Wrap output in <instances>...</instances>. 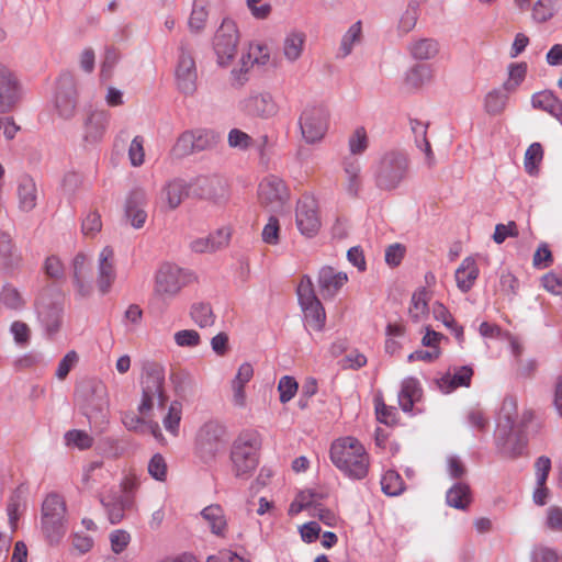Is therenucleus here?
<instances>
[{"label":"nucleus","instance_id":"obj_29","mask_svg":"<svg viewBox=\"0 0 562 562\" xmlns=\"http://www.w3.org/2000/svg\"><path fill=\"white\" fill-rule=\"evenodd\" d=\"M188 195V186L181 179L167 182L160 192V202L167 210H176Z\"/></svg>","mask_w":562,"mask_h":562},{"label":"nucleus","instance_id":"obj_12","mask_svg":"<svg viewBox=\"0 0 562 562\" xmlns=\"http://www.w3.org/2000/svg\"><path fill=\"white\" fill-rule=\"evenodd\" d=\"M220 139V134L212 130L187 131L177 139L171 153L176 157L188 156L214 147Z\"/></svg>","mask_w":562,"mask_h":562},{"label":"nucleus","instance_id":"obj_55","mask_svg":"<svg viewBox=\"0 0 562 562\" xmlns=\"http://www.w3.org/2000/svg\"><path fill=\"white\" fill-rule=\"evenodd\" d=\"M173 340L180 348H195L201 344V336L194 329H181L173 334Z\"/></svg>","mask_w":562,"mask_h":562},{"label":"nucleus","instance_id":"obj_52","mask_svg":"<svg viewBox=\"0 0 562 562\" xmlns=\"http://www.w3.org/2000/svg\"><path fill=\"white\" fill-rule=\"evenodd\" d=\"M0 302L11 310H20L25 303L20 291L11 284L3 285Z\"/></svg>","mask_w":562,"mask_h":562},{"label":"nucleus","instance_id":"obj_17","mask_svg":"<svg viewBox=\"0 0 562 562\" xmlns=\"http://www.w3.org/2000/svg\"><path fill=\"white\" fill-rule=\"evenodd\" d=\"M270 59L267 47L255 44L250 45L246 53H243L238 66L231 71L232 86L240 88L248 81V72L254 65H266Z\"/></svg>","mask_w":562,"mask_h":562},{"label":"nucleus","instance_id":"obj_40","mask_svg":"<svg viewBox=\"0 0 562 562\" xmlns=\"http://www.w3.org/2000/svg\"><path fill=\"white\" fill-rule=\"evenodd\" d=\"M419 396L418 382L414 378H407L402 382V387L398 393V404L404 412H411L414 402Z\"/></svg>","mask_w":562,"mask_h":562},{"label":"nucleus","instance_id":"obj_63","mask_svg":"<svg viewBox=\"0 0 562 562\" xmlns=\"http://www.w3.org/2000/svg\"><path fill=\"white\" fill-rule=\"evenodd\" d=\"M111 550L115 554L122 553L131 541V536L126 530L116 529L110 533Z\"/></svg>","mask_w":562,"mask_h":562},{"label":"nucleus","instance_id":"obj_38","mask_svg":"<svg viewBox=\"0 0 562 562\" xmlns=\"http://www.w3.org/2000/svg\"><path fill=\"white\" fill-rule=\"evenodd\" d=\"M0 257L4 267L9 269L19 267L22 261L21 255L8 233H0Z\"/></svg>","mask_w":562,"mask_h":562},{"label":"nucleus","instance_id":"obj_21","mask_svg":"<svg viewBox=\"0 0 562 562\" xmlns=\"http://www.w3.org/2000/svg\"><path fill=\"white\" fill-rule=\"evenodd\" d=\"M348 282V274L337 271L331 266H323L317 273V285L322 296L334 299Z\"/></svg>","mask_w":562,"mask_h":562},{"label":"nucleus","instance_id":"obj_64","mask_svg":"<svg viewBox=\"0 0 562 562\" xmlns=\"http://www.w3.org/2000/svg\"><path fill=\"white\" fill-rule=\"evenodd\" d=\"M280 225L274 216H270L268 223L262 229V240L268 245H277L279 243Z\"/></svg>","mask_w":562,"mask_h":562},{"label":"nucleus","instance_id":"obj_28","mask_svg":"<svg viewBox=\"0 0 562 562\" xmlns=\"http://www.w3.org/2000/svg\"><path fill=\"white\" fill-rule=\"evenodd\" d=\"M305 42L306 35L301 31L286 33L281 44L282 57L289 64H295L304 53Z\"/></svg>","mask_w":562,"mask_h":562},{"label":"nucleus","instance_id":"obj_61","mask_svg":"<svg viewBox=\"0 0 562 562\" xmlns=\"http://www.w3.org/2000/svg\"><path fill=\"white\" fill-rule=\"evenodd\" d=\"M78 359V353L75 350L68 351L58 362L55 376L59 381H64L69 374L70 370L77 364Z\"/></svg>","mask_w":562,"mask_h":562},{"label":"nucleus","instance_id":"obj_6","mask_svg":"<svg viewBox=\"0 0 562 562\" xmlns=\"http://www.w3.org/2000/svg\"><path fill=\"white\" fill-rule=\"evenodd\" d=\"M297 301L308 326L322 331L326 324L325 308L316 296L314 283L310 276H303L296 288Z\"/></svg>","mask_w":562,"mask_h":562},{"label":"nucleus","instance_id":"obj_4","mask_svg":"<svg viewBox=\"0 0 562 562\" xmlns=\"http://www.w3.org/2000/svg\"><path fill=\"white\" fill-rule=\"evenodd\" d=\"M65 501L57 494H49L42 505L41 528L50 544H57L67 529Z\"/></svg>","mask_w":562,"mask_h":562},{"label":"nucleus","instance_id":"obj_35","mask_svg":"<svg viewBox=\"0 0 562 562\" xmlns=\"http://www.w3.org/2000/svg\"><path fill=\"white\" fill-rule=\"evenodd\" d=\"M345 188L348 194L356 196L362 186L361 165L356 159H346L344 161Z\"/></svg>","mask_w":562,"mask_h":562},{"label":"nucleus","instance_id":"obj_41","mask_svg":"<svg viewBox=\"0 0 562 562\" xmlns=\"http://www.w3.org/2000/svg\"><path fill=\"white\" fill-rule=\"evenodd\" d=\"M472 375V368L468 366L460 367L452 375H446L441 379L440 387L449 392L460 386H469Z\"/></svg>","mask_w":562,"mask_h":562},{"label":"nucleus","instance_id":"obj_36","mask_svg":"<svg viewBox=\"0 0 562 562\" xmlns=\"http://www.w3.org/2000/svg\"><path fill=\"white\" fill-rule=\"evenodd\" d=\"M509 94L503 87L492 89L484 97V111L488 115H501L506 110Z\"/></svg>","mask_w":562,"mask_h":562},{"label":"nucleus","instance_id":"obj_20","mask_svg":"<svg viewBox=\"0 0 562 562\" xmlns=\"http://www.w3.org/2000/svg\"><path fill=\"white\" fill-rule=\"evenodd\" d=\"M116 279L115 255L110 246L103 247L97 259V286L99 292L108 294Z\"/></svg>","mask_w":562,"mask_h":562},{"label":"nucleus","instance_id":"obj_23","mask_svg":"<svg viewBox=\"0 0 562 562\" xmlns=\"http://www.w3.org/2000/svg\"><path fill=\"white\" fill-rule=\"evenodd\" d=\"M192 184L196 193L203 198L220 201L228 196V184L222 177L199 176L193 180Z\"/></svg>","mask_w":562,"mask_h":562},{"label":"nucleus","instance_id":"obj_11","mask_svg":"<svg viewBox=\"0 0 562 562\" xmlns=\"http://www.w3.org/2000/svg\"><path fill=\"white\" fill-rule=\"evenodd\" d=\"M238 43L239 32L236 23L231 19H224L213 37V49L221 67H227L232 63Z\"/></svg>","mask_w":562,"mask_h":562},{"label":"nucleus","instance_id":"obj_13","mask_svg":"<svg viewBox=\"0 0 562 562\" xmlns=\"http://www.w3.org/2000/svg\"><path fill=\"white\" fill-rule=\"evenodd\" d=\"M328 112L322 106L305 108L299 119L302 137L307 144L322 140L328 130Z\"/></svg>","mask_w":562,"mask_h":562},{"label":"nucleus","instance_id":"obj_44","mask_svg":"<svg viewBox=\"0 0 562 562\" xmlns=\"http://www.w3.org/2000/svg\"><path fill=\"white\" fill-rule=\"evenodd\" d=\"M191 319L201 328L211 327L215 323V315L210 304L194 303L190 310Z\"/></svg>","mask_w":562,"mask_h":562},{"label":"nucleus","instance_id":"obj_10","mask_svg":"<svg viewBox=\"0 0 562 562\" xmlns=\"http://www.w3.org/2000/svg\"><path fill=\"white\" fill-rule=\"evenodd\" d=\"M238 110L248 119L265 121L278 114L279 104L272 92L254 89L239 100Z\"/></svg>","mask_w":562,"mask_h":562},{"label":"nucleus","instance_id":"obj_26","mask_svg":"<svg viewBox=\"0 0 562 562\" xmlns=\"http://www.w3.org/2000/svg\"><path fill=\"white\" fill-rule=\"evenodd\" d=\"M72 277L77 294L81 297H88L91 294L92 286L86 255L77 254L75 256L72 260Z\"/></svg>","mask_w":562,"mask_h":562},{"label":"nucleus","instance_id":"obj_8","mask_svg":"<svg viewBox=\"0 0 562 562\" xmlns=\"http://www.w3.org/2000/svg\"><path fill=\"white\" fill-rule=\"evenodd\" d=\"M191 274L173 263H162L154 277V293L161 300L176 297L190 282Z\"/></svg>","mask_w":562,"mask_h":562},{"label":"nucleus","instance_id":"obj_9","mask_svg":"<svg viewBox=\"0 0 562 562\" xmlns=\"http://www.w3.org/2000/svg\"><path fill=\"white\" fill-rule=\"evenodd\" d=\"M75 400L90 422L92 418L105 422L108 400L105 389L101 383L85 382L80 384L76 390Z\"/></svg>","mask_w":562,"mask_h":562},{"label":"nucleus","instance_id":"obj_19","mask_svg":"<svg viewBox=\"0 0 562 562\" xmlns=\"http://www.w3.org/2000/svg\"><path fill=\"white\" fill-rule=\"evenodd\" d=\"M77 88L70 75H63L57 83L55 106L58 114L64 119H70L77 108Z\"/></svg>","mask_w":562,"mask_h":562},{"label":"nucleus","instance_id":"obj_3","mask_svg":"<svg viewBox=\"0 0 562 562\" xmlns=\"http://www.w3.org/2000/svg\"><path fill=\"white\" fill-rule=\"evenodd\" d=\"M142 398L137 411L147 416L155 405L165 406L168 396L165 391V369L157 363L148 364L142 376Z\"/></svg>","mask_w":562,"mask_h":562},{"label":"nucleus","instance_id":"obj_30","mask_svg":"<svg viewBox=\"0 0 562 562\" xmlns=\"http://www.w3.org/2000/svg\"><path fill=\"white\" fill-rule=\"evenodd\" d=\"M19 209L23 212H30L37 204L38 191L33 178L23 176L18 183Z\"/></svg>","mask_w":562,"mask_h":562},{"label":"nucleus","instance_id":"obj_59","mask_svg":"<svg viewBox=\"0 0 562 562\" xmlns=\"http://www.w3.org/2000/svg\"><path fill=\"white\" fill-rule=\"evenodd\" d=\"M148 473L157 481L164 482L167 477V463L160 453H156L148 462Z\"/></svg>","mask_w":562,"mask_h":562},{"label":"nucleus","instance_id":"obj_57","mask_svg":"<svg viewBox=\"0 0 562 562\" xmlns=\"http://www.w3.org/2000/svg\"><path fill=\"white\" fill-rule=\"evenodd\" d=\"M297 389L299 384L294 378L290 375L282 376L278 384L280 402L283 404L290 402L295 396Z\"/></svg>","mask_w":562,"mask_h":562},{"label":"nucleus","instance_id":"obj_16","mask_svg":"<svg viewBox=\"0 0 562 562\" xmlns=\"http://www.w3.org/2000/svg\"><path fill=\"white\" fill-rule=\"evenodd\" d=\"M260 203L272 212H279L288 201L289 192L284 181L277 176H267L259 183Z\"/></svg>","mask_w":562,"mask_h":562},{"label":"nucleus","instance_id":"obj_43","mask_svg":"<svg viewBox=\"0 0 562 562\" xmlns=\"http://www.w3.org/2000/svg\"><path fill=\"white\" fill-rule=\"evenodd\" d=\"M182 418V404L173 401L168 406L167 414L162 418V425L167 432L172 437H177L180 431V423Z\"/></svg>","mask_w":562,"mask_h":562},{"label":"nucleus","instance_id":"obj_42","mask_svg":"<svg viewBox=\"0 0 562 562\" xmlns=\"http://www.w3.org/2000/svg\"><path fill=\"white\" fill-rule=\"evenodd\" d=\"M446 501L450 507L465 509L471 503L469 486L462 483L454 484L448 490Z\"/></svg>","mask_w":562,"mask_h":562},{"label":"nucleus","instance_id":"obj_58","mask_svg":"<svg viewBox=\"0 0 562 562\" xmlns=\"http://www.w3.org/2000/svg\"><path fill=\"white\" fill-rule=\"evenodd\" d=\"M65 440L68 446H74L79 449H88L92 446V437L83 430H69L65 435Z\"/></svg>","mask_w":562,"mask_h":562},{"label":"nucleus","instance_id":"obj_51","mask_svg":"<svg viewBox=\"0 0 562 562\" xmlns=\"http://www.w3.org/2000/svg\"><path fill=\"white\" fill-rule=\"evenodd\" d=\"M543 158V149L540 143H532L525 153L524 166L529 175H536Z\"/></svg>","mask_w":562,"mask_h":562},{"label":"nucleus","instance_id":"obj_32","mask_svg":"<svg viewBox=\"0 0 562 562\" xmlns=\"http://www.w3.org/2000/svg\"><path fill=\"white\" fill-rule=\"evenodd\" d=\"M201 517L213 535L225 537L227 531V519L224 509L220 505L212 504L206 506L202 509Z\"/></svg>","mask_w":562,"mask_h":562},{"label":"nucleus","instance_id":"obj_14","mask_svg":"<svg viewBox=\"0 0 562 562\" xmlns=\"http://www.w3.org/2000/svg\"><path fill=\"white\" fill-rule=\"evenodd\" d=\"M23 97V86L14 70L0 64V113L13 110Z\"/></svg>","mask_w":562,"mask_h":562},{"label":"nucleus","instance_id":"obj_15","mask_svg":"<svg viewBox=\"0 0 562 562\" xmlns=\"http://www.w3.org/2000/svg\"><path fill=\"white\" fill-rule=\"evenodd\" d=\"M295 224L299 232L307 238H312L318 234L322 222L318 204L314 198L304 196L299 200L295 210Z\"/></svg>","mask_w":562,"mask_h":562},{"label":"nucleus","instance_id":"obj_56","mask_svg":"<svg viewBox=\"0 0 562 562\" xmlns=\"http://www.w3.org/2000/svg\"><path fill=\"white\" fill-rule=\"evenodd\" d=\"M10 333L18 346L25 347L29 345L31 339V328L26 323L14 321L10 325Z\"/></svg>","mask_w":562,"mask_h":562},{"label":"nucleus","instance_id":"obj_1","mask_svg":"<svg viewBox=\"0 0 562 562\" xmlns=\"http://www.w3.org/2000/svg\"><path fill=\"white\" fill-rule=\"evenodd\" d=\"M330 460L346 476L362 480L369 472L370 459L364 446L355 437H340L330 446Z\"/></svg>","mask_w":562,"mask_h":562},{"label":"nucleus","instance_id":"obj_25","mask_svg":"<svg viewBox=\"0 0 562 562\" xmlns=\"http://www.w3.org/2000/svg\"><path fill=\"white\" fill-rule=\"evenodd\" d=\"M111 524H119L124 518V513L133 505V496H122L117 492H111L101 498Z\"/></svg>","mask_w":562,"mask_h":562},{"label":"nucleus","instance_id":"obj_49","mask_svg":"<svg viewBox=\"0 0 562 562\" xmlns=\"http://www.w3.org/2000/svg\"><path fill=\"white\" fill-rule=\"evenodd\" d=\"M207 10L205 0H194L193 8L188 21L192 32H200L205 26L207 20Z\"/></svg>","mask_w":562,"mask_h":562},{"label":"nucleus","instance_id":"obj_18","mask_svg":"<svg viewBox=\"0 0 562 562\" xmlns=\"http://www.w3.org/2000/svg\"><path fill=\"white\" fill-rule=\"evenodd\" d=\"M180 54L175 70L177 87L186 95H191L196 90L195 60L184 44L180 45Z\"/></svg>","mask_w":562,"mask_h":562},{"label":"nucleus","instance_id":"obj_22","mask_svg":"<svg viewBox=\"0 0 562 562\" xmlns=\"http://www.w3.org/2000/svg\"><path fill=\"white\" fill-rule=\"evenodd\" d=\"M147 196L142 188L133 189L128 192L125 200V216L131 225L139 229L145 225L147 213L145 211Z\"/></svg>","mask_w":562,"mask_h":562},{"label":"nucleus","instance_id":"obj_50","mask_svg":"<svg viewBox=\"0 0 562 562\" xmlns=\"http://www.w3.org/2000/svg\"><path fill=\"white\" fill-rule=\"evenodd\" d=\"M382 491L389 496H397L404 491V482L395 471H386L381 479Z\"/></svg>","mask_w":562,"mask_h":562},{"label":"nucleus","instance_id":"obj_7","mask_svg":"<svg viewBox=\"0 0 562 562\" xmlns=\"http://www.w3.org/2000/svg\"><path fill=\"white\" fill-rule=\"evenodd\" d=\"M226 440V427L217 420H209L195 435V451L204 461L214 460L224 450Z\"/></svg>","mask_w":562,"mask_h":562},{"label":"nucleus","instance_id":"obj_27","mask_svg":"<svg viewBox=\"0 0 562 562\" xmlns=\"http://www.w3.org/2000/svg\"><path fill=\"white\" fill-rule=\"evenodd\" d=\"M530 101L533 109L547 112L562 123V101L551 90L533 93Z\"/></svg>","mask_w":562,"mask_h":562},{"label":"nucleus","instance_id":"obj_47","mask_svg":"<svg viewBox=\"0 0 562 562\" xmlns=\"http://www.w3.org/2000/svg\"><path fill=\"white\" fill-rule=\"evenodd\" d=\"M362 36V26L361 22L357 21L355 22L344 34L339 52L341 57H347L352 52V48L356 44H359Z\"/></svg>","mask_w":562,"mask_h":562},{"label":"nucleus","instance_id":"obj_60","mask_svg":"<svg viewBox=\"0 0 562 562\" xmlns=\"http://www.w3.org/2000/svg\"><path fill=\"white\" fill-rule=\"evenodd\" d=\"M128 158L131 165L134 167H139L145 161V150H144V138L142 136H135L128 147Z\"/></svg>","mask_w":562,"mask_h":562},{"label":"nucleus","instance_id":"obj_62","mask_svg":"<svg viewBox=\"0 0 562 562\" xmlns=\"http://www.w3.org/2000/svg\"><path fill=\"white\" fill-rule=\"evenodd\" d=\"M101 228L102 221L98 212H89L82 220L81 229L85 236L94 237Z\"/></svg>","mask_w":562,"mask_h":562},{"label":"nucleus","instance_id":"obj_45","mask_svg":"<svg viewBox=\"0 0 562 562\" xmlns=\"http://www.w3.org/2000/svg\"><path fill=\"white\" fill-rule=\"evenodd\" d=\"M527 74L526 63H515L508 66V78L503 83V89L507 93H514L524 82Z\"/></svg>","mask_w":562,"mask_h":562},{"label":"nucleus","instance_id":"obj_5","mask_svg":"<svg viewBox=\"0 0 562 562\" xmlns=\"http://www.w3.org/2000/svg\"><path fill=\"white\" fill-rule=\"evenodd\" d=\"M407 156L401 151H389L380 159L375 171V183L382 190H394L408 173Z\"/></svg>","mask_w":562,"mask_h":562},{"label":"nucleus","instance_id":"obj_34","mask_svg":"<svg viewBox=\"0 0 562 562\" xmlns=\"http://www.w3.org/2000/svg\"><path fill=\"white\" fill-rule=\"evenodd\" d=\"M407 50L416 60H429L439 53V45L432 38H418L408 44Z\"/></svg>","mask_w":562,"mask_h":562},{"label":"nucleus","instance_id":"obj_24","mask_svg":"<svg viewBox=\"0 0 562 562\" xmlns=\"http://www.w3.org/2000/svg\"><path fill=\"white\" fill-rule=\"evenodd\" d=\"M111 113L108 110H93L85 123V138L89 142H99L105 134L110 124Z\"/></svg>","mask_w":562,"mask_h":562},{"label":"nucleus","instance_id":"obj_31","mask_svg":"<svg viewBox=\"0 0 562 562\" xmlns=\"http://www.w3.org/2000/svg\"><path fill=\"white\" fill-rule=\"evenodd\" d=\"M477 277L479 267L472 257L464 258L454 273L457 286L463 293L472 289Z\"/></svg>","mask_w":562,"mask_h":562},{"label":"nucleus","instance_id":"obj_54","mask_svg":"<svg viewBox=\"0 0 562 562\" xmlns=\"http://www.w3.org/2000/svg\"><path fill=\"white\" fill-rule=\"evenodd\" d=\"M368 135L364 127L360 126L355 130L348 139L349 150L352 155H361L368 148Z\"/></svg>","mask_w":562,"mask_h":562},{"label":"nucleus","instance_id":"obj_39","mask_svg":"<svg viewBox=\"0 0 562 562\" xmlns=\"http://www.w3.org/2000/svg\"><path fill=\"white\" fill-rule=\"evenodd\" d=\"M61 315L63 308L58 305H47L40 308L38 316L48 335H53L59 330Z\"/></svg>","mask_w":562,"mask_h":562},{"label":"nucleus","instance_id":"obj_37","mask_svg":"<svg viewBox=\"0 0 562 562\" xmlns=\"http://www.w3.org/2000/svg\"><path fill=\"white\" fill-rule=\"evenodd\" d=\"M429 300L430 295L425 288H422L413 293L411 299V306L408 308V314L413 322L419 323L428 316Z\"/></svg>","mask_w":562,"mask_h":562},{"label":"nucleus","instance_id":"obj_53","mask_svg":"<svg viewBox=\"0 0 562 562\" xmlns=\"http://www.w3.org/2000/svg\"><path fill=\"white\" fill-rule=\"evenodd\" d=\"M227 143L231 148L247 150L254 145V139L246 132L239 128H232L227 135Z\"/></svg>","mask_w":562,"mask_h":562},{"label":"nucleus","instance_id":"obj_48","mask_svg":"<svg viewBox=\"0 0 562 562\" xmlns=\"http://www.w3.org/2000/svg\"><path fill=\"white\" fill-rule=\"evenodd\" d=\"M432 315L437 321L442 322L447 328L451 329L459 340H462L463 328L457 325L453 316L443 304L436 302L432 305Z\"/></svg>","mask_w":562,"mask_h":562},{"label":"nucleus","instance_id":"obj_33","mask_svg":"<svg viewBox=\"0 0 562 562\" xmlns=\"http://www.w3.org/2000/svg\"><path fill=\"white\" fill-rule=\"evenodd\" d=\"M432 78L434 75L430 66L424 64L414 65L405 72L404 87L407 91H417L431 82Z\"/></svg>","mask_w":562,"mask_h":562},{"label":"nucleus","instance_id":"obj_2","mask_svg":"<svg viewBox=\"0 0 562 562\" xmlns=\"http://www.w3.org/2000/svg\"><path fill=\"white\" fill-rule=\"evenodd\" d=\"M262 446L260 434L254 429L240 431L232 442L229 459L235 477L248 480L259 464Z\"/></svg>","mask_w":562,"mask_h":562},{"label":"nucleus","instance_id":"obj_46","mask_svg":"<svg viewBox=\"0 0 562 562\" xmlns=\"http://www.w3.org/2000/svg\"><path fill=\"white\" fill-rule=\"evenodd\" d=\"M558 0H537L531 8V18L536 23L550 21L557 12Z\"/></svg>","mask_w":562,"mask_h":562}]
</instances>
